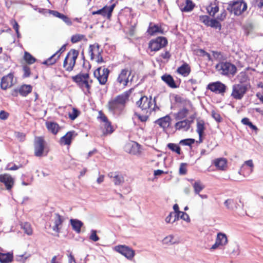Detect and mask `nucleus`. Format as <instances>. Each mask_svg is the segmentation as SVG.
<instances>
[{
    "label": "nucleus",
    "instance_id": "obj_59",
    "mask_svg": "<svg viewBox=\"0 0 263 263\" xmlns=\"http://www.w3.org/2000/svg\"><path fill=\"white\" fill-rule=\"evenodd\" d=\"M9 116V114L5 111V110H1L0 111V119L2 120H6L8 119V118Z\"/></svg>",
    "mask_w": 263,
    "mask_h": 263
},
{
    "label": "nucleus",
    "instance_id": "obj_61",
    "mask_svg": "<svg viewBox=\"0 0 263 263\" xmlns=\"http://www.w3.org/2000/svg\"><path fill=\"white\" fill-rule=\"evenodd\" d=\"M226 15L227 13L226 12V10H223V11L219 15H217V20L222 21L225 19Z\"/></svg>",
    "mask_w": 263,
    "mask_h": 263
},
{
    "label": "nucleus",
    "instance_id": "obj_27",
    "mask_svg": "<svg viewBox=\"0 0 263 263\" xmlns=\"http://www.w3.org/2000/svg\"><path fill=\"white\" fill-rule=\"evenodd\" d=\"M70 222L73 230L77 233H80L81 231V228L83 226V223L77 219H71Z\"/></svg>",
    "mask_w": 263,
    "mask_h": 263
},
{
    "label": "nucleus",
    "instance_id": "obj_4",
    "mask_svg": "<svg viewBox=\"0 0 263 263\" xmlns=\"http://www.w3.org/2000/svg\"><path fill=\"white\" fill-rule=\"evenodd\" d=\"M216 69L221 74L234 76L237 72L236 67L233 64L225 62H220L216 65Z\"/></svg>",
    "mask_w": 263,
    "mask_h": 263
},
{
    "label": "nucleus",
    "instance_id": "obj_34",
    "mask_svg": "<svg viewBox=\"0 0 263 263\" xmlns=\"http://www.w3.org/2000/svg\"><path fill=\"white\" fill-rule=\"evenodd\" d=\"M179 218H181L187 222H190V217L185 212L181 211L179 213H174V218L173 220V222H175L178 220Z\"/></svg>",
    "mask_w": 263,
    "mask_h": 263
},
{
    "label": "nucleus",
    "instance_id": "obj_7",
    "mask_svg": "<svg viewBox=\"0 0 263 263\" xmlns=\"http://www.w3.org/2000/svg\"><path fill=\"white\" fill-rule=\"evenodd\" d=\"M167 44V41L165 37L160 36L155 40H151L148 44V47L153 51H157L165 47Z\"/></svg>",
    "mask_w": 263,
    "mask_h": 263
},
{
    "label": "nucleus",
    "instance_id": "obj_8",
    "mask_svg": "<svg viewBox=\"0 0 263 263\" xmlns=\"http://www.w3.org/2000/svg\"><path fill=\"white\" fill-rule=\"evenodd\" d=\"M101 69L102 67L98 68L94 71L93 74L101 85H104L107 81L110 70L108 68H103L101 72Z\"/></svg>",
    "mask_w": 263,
    "mask_h": 263
},
{
    "label": "nucleus",
    "instance_id": "obj_30",
    "mask_svg": "<svg viewBox=\"0 0 263 263\" xmlns=\"http://www.w3.org/2000/svg\"><path fill=\"white\" fill-rule=\"evenodd\" d=\"M13 253L8 252L3 253L0 252V262L1 263H9L13 260Z\"/></svg>",
    "mask_w": 263,
    "mask_h": 263
},
{
    "label": "nucleus",
    "instance_id": "obj_64",
    "mask_svg": "<svg viewBox=\"0 0 263 263\" xmlns=\"http://www.w3.org/2000/svg\"><path fill=\"white\" fill-rule=\"evenodd\" d=\"M255 4L259 8L263 6V0H254Z\"/></svg>",
    "mask_w": 263,
    "mask_h": 263
},
{
    "label": "nucleus",
    "instance_id": "obj_56",
    "mask_svg": "<svg viewBox=\"0 0 263 263\" xmlns=\"http://www.w3.org/2000/svg\"><path fill=\"white\" fill-rule=\"evenodd\" d=\"M135 116H136L140 121L142 122H146L148 118V115H141L136 112H135Z\"/></svg>",
    "mask_w": 263,
    "mask_h": 263
},
{
    "label": "nucleus",
    "instance_id": "obj_51",
    "mask_svg": "<svg viewBox=\"0 0 263 263\" xmlns=\"http://www.w3.org/2000/svg\"><path fill=\"white\" fill-rule=\"evenodd\" d=\"M15 137L20 142H23L25 141L26 138V135L24 133L21 132H15L14 133Z\"/></svg>",
    "mask_w": 263,
    "mask_h": 263
},
{
    "label": "nucleus",
    "instance_id": "obj_63",
    "mask_svg": "<svg viewBox=\"0 0 263 263\" xmlns=\"http://www.w3.org/2000/svg\"><path fill=\"white\" fill-rule=\"evenodd\" d=\"M161 57L164 59H168L171 57V54L168 51H166L161 54Z\"/></svg>",
    "mask_w": 263,
    "mask_h": 263
},
{
    "label": "nucleus",
    "instance_id": "obj_24",
    "mask_svg": "<svg viewBox=\"0 0 263 263\" xmlns=\"http://www.w3.org/2000/svg\"><path fill=\"white\" fill-rule=\"evenodd\" d=\"M77 135L74 131L68 132L64 136L61 137L60 142L64 145H69L71 142L72 138Z\"/></svg>",
    "mask_w": 263,
    "mask_h": 263
},
{
    "label": "nucleus",
    "instance_id": "obj_37",
    "mask_svg": "<svg viewBox=\"0 0 263 263\" xmlns=\"http://www.w3.org/2000/svg\"><path fill=\"white\" fill-rule=\"evenodd\" d=\"M241 123L245 125L248 126L251 129L255 131L256 133L258 130V128L254 125L248 118H244L241 120Z\"/></svg>",
    "mask_w": 263,
    "mask_h": 263
},
{
    "label": "nucleus",
    "instance_id": "obj_18",
    "mask_svg": "<svg viewBox=\"0 0 263 263\" xmlns=\"http://www.w3.org/2000/svg\"><path fill=\"white\" fill-rule=\"evenodd\" d=\"M64 220V218L59 213H55L52 220L53 223V225L52 226V230L58 233H60Z\"/></svg>",
    "mask_w": 263,
    "mask_h": 263
},
{
    "label": "nucleus",
    "instance_id": "obj_3",
    "mask_svg": "<svg viewBox=\"0 0 263 263\" xmlns=\"http://www.w3.org/2000/svg\"><path fill=\"white\" fill-rule=\"evenodd\" d=\"M89 78V74L80 73L72 77V80L77 83V85L85 93H90V86L87 79Z\"/></svg>",
    "mask_w": 263,
    "mask_h": 263
},
{
    "label": "nucleus",
    "instance_id": "obj_1",
    "mask_svg": "<svg viewBox=\"0 0 263 263\" xmlns=\"http://www.w3.org/2000/svg\"><path fill=\"white\" fill-rule=\"evenodd\" d=\"M133 89L126 91L111 99L107 104L109 111L115 115H121L125 109L126 104L129 100Z\"/></svg>",
    "mask_w": 263,
    "mask_h": 263
},
{
    "label": "nucleus",
    "instance_id": "obj_11",
    "mask_svg": "<svg viewBox=\"0 0 263 263\" xmlns=\"http://www.w3.org/2000/svg\"><path fill=\"white\" fill-rule=\"evenodd\" d=\"M115 250L129 260H132L135 255V251L133 249L125 245H119L115 247Z\"/></svg>",
    "mask_w": 263,
    "mask_h": 263
},
{
    "label": "nucleus",
    "instance_id": "obj_39",
    "mask_svg": "<svg viewBox=\"0 0 263 263\" xmlns=\"http://www.w3.org/2000/svg\"><path fill=\"white\" fill-rule=\"evenodd\" d=\"M205 130L204 122L203 120L198 121L197 123V132L199 137H202Z\"/></svg>",
    "mask_w": 263,
    "mask_h": 263
},
{
    "label": "nucleus",
    "instance_id": "obj_36",
    "mask_svg": "<svg viewBox=\"0 0 263 263\" xmlns=\"http://www.w3.org/2000/svg\"><path fill=\"white\" fill-rule=\"evenodd\" d=\"M189 112V110L186 108H183L180 110L176 115L175 119L177 120H180L185 118Z\"/></svg>",
    "mask_w": 263,
    "mask_h": 263
},
{
    "label": "nucleus",
    "instance_id": "obj_6",
    "mask_svg": "<svg viewBox=\"0 0 263 263\" xmlns=\"http://www.w3.org/2000/svg\"><path fill=\"white\" fill-rule=\"evenodd\" d=\"M131 74V70L127 68L122 69L117 77V82L120 84H122L124 87L127 86L129 82L133 81L134 76L129 79Z\"/></svg>",
    "mask_w": 263,
    "mask_h": 263
},
{
    "label": "nucleus",
    "instance_id": "obj_52",
    "mask_svg": "<svg viewBox=\"0 0 263 263\" xmlns=\"http://www.w3.org/2000/svg\"><path fill=\"white\" fill-rule=\"evenodd\" d=\"M79 111L74 108L72 109V113L69 114V117L71 120H74L79 116Z\"/></svg>",
    "mask_w": 263,
    "mask_h": 263
},
{
    "label": "nucleus",
    "instance_id": "obj_58",
    "mask_svg": "<svg viewBox=\"0 0 263 263\" xmlns=\"http://www.w3.org/2000/svg\"><path fill=\"white\" fill-rule=\"evenodd\" d=\"M174 218V213L173 212L170 213L169 215L165 218V221L167 223H173V220Z\"/></svg>",
    "mask_w": 263,
    "mask_h": 263
},
{
    "label": "nucleus",
    "instance_id": "obj_57",
    "mask_svg": "<svg viewBox=\"0 0 263 263\" xmlns=\"http://www.w3.org/2000/svg\"><path fill=\"white\" fill-rule=\"evenodd\" d=\"M212 116L218 123L220 122L222 120L220 115L214 110L212 111Z\"/></svg>",
    "mask_w": 263,
    "mask_h": 263
},
{
    "label": "nucleus",
    "instance_id": "obj_53",
    "mask_svg": "<svg viewBox=\"0 0 263 263\" xmlns=\"http://www.w3.org/2000/svg\"><path fill=\"white\" fill-rule=\"evenodd\" d=\"M210 15L214 16L215 14L218 11L219 7L217 6L215 7H210L207 9Z\"/></svg>",
    "mask_w": 263,
    "mask_h": 263
},
{
    "label": "nucleus",
    "instance_id": "obj_46",
    "mask_svg": "<svg viewBox=\"0 0 263 263\" xmlns=\"http://www.w3.org/2000/svg\"><path fill=\"white\" fill-rule=\"evenodd\" d=\"M193 187L195 193L196 194H199V193L203 189L204 186L201 185L199 181H196L193 184Z\"/></svg>",
    "mask_w": 263,
    "mask_h": 263
},
{
    "label": "nucleus",
    "instance_id": "obj_16",
    "mask_svg": "<svg viewBox=\"0 0 263 263\" xmlns=\"http://www.w3.org/2000/svg\"><path fill=\"white\" fill-rule=\"evenodd\" d=\"M78 55V51L74 49H71L67 53V58H68L69 60L68 67L67 68L68 71H71L73 70Z\"/></svg>",
    "mask_w": 263,
    "mask_h": 263
},
{
    "label": "nucleus",
    "instance_id": "obj_14",
    "mask_svg": "<svg viewBox=\"0 0 263 263\" xmlns=\"http://www.w3.org/2000/svg\"><path fill=\"white\" fill-rule=\"evenodd\" d=\"M115 7V4H112L109 7L107 6H104L102 9L92 11V14H99L103 17H106L107 18H110Z\"/></svg>",
    "mask_w": 263,
    "mask_h": 263
},
{
    "label": "nucleus",
    "instance_id": "obj_22",
    "mask_svg": "<svg viewBox=\"0 0 263 263\" xmlns=\"http://www.w3.org/2000/svg\"><path fill=\"white\" fill-rule=\"evenodd\" d=\"M192 123V121L185 119L177 122L175 125V127L177 130L183 129L185 131H187L190 129Z\"/></svg>",
    "mask_w": 263,
    "mask_h": 263
},
{
    "label": "nucleus",
    "instance_id": "obj_35",
    "mask_svg": "<svg viewBox=\"0 0 263 263\" xmlns=\"http://www.w3.org/2000/svg\"><path fill=\"white\" fill-rule=\"evenodd\" d=\"M216 241L220 246H225L228 243L227 237L224 233H218L217 235Z\"/></svg>",
    "mask_w": 263,
    "mask_h": 263
},
{
    "label": "nucleus",
    "instance_id": "obj_38",
    "mask_svg": "<svg viewBox=\"0 0 263 263\" xmlns=\"http://www.w3.org/2000/svg\"><path fill=\"white\" fill-rule=\"evenodd\" d=\"M194 7V4L191 0H185V5L183 8H181V10L182 12H190Z\"/></svg>",
    "mask_w": 263,
    "mask_h": 263
},
{
    "label": "nucleus",
    "instance_id": "obj_54",
    "mask_svg": "<svg viewBox=\"0 0 263 263\" xmlns=\"http://www.w3.org/2000/svg\"><path fill=\"white\" fill-rule=\"evenodd\" d=\"M89 239L93 241H97L99 240V236L97 235V231L95 230H91V234Z\"/></svg>",
    "mask_w": 263,
    "mask_h": 263
},
{
    "label": "nucleus",
    "instance_id": "obj_42",
    "mask_svg": "<svg viewBox=\"0 0 263 263\" xmlns=\"http://www.w3.org/2000/svg\"><path fill=\"white\" fill-rule=\"evenodd\" d=\"M167 147L172 151L176 153L177 154H180V147L176 144L169 143L167 144Z\"/></svg>",
    "mask_w": 263,
    "mask_h": 263
},
{
    "label": "nucleus",
    "instance_id": "obj_44",
    "mask_svg": "<svg viewBox=\"0 0 263 263\" xmlns=\"http://www.w3.org/2000/svg\"><path fill=\"white\" fill-rule=\"evenodd\" d=\"M104 128L103 130V135L110 134L113 132L112 127L111 126V123L110 122L104 123Z\"/></svg>",
    "mask_w": 263,
    "mask_h": 263
},
{
    "label": "nucleus",
    "instance_id": "obj_29",
    "mask_svg": "<svg viewBox=\"0 0 263 263\" xmlns=\"http://www.w3.org/2000/svg\"><path fill=\"white\" fill-rule=\"evenodd\" d=\"M177 72L182 76L186 77L190 74L191 68L189 64L186 63H184L177 68Z\"/></svg>",
    "mask_w": 263,
    "mask_h": 263
},
{
    "label": "nucleus",
    "instance_id": "obj_12",
    "mask_svg": "<svg viewBox=\"0 0 263 263\" xmlns=\"http://www.w3.org/2000/svg\"><path fill=\"white\" fill-rule=\"evenodd\" d=\"M226 88L227 87L224 84L220 81H217L209 83L206 89L216 93L223 94L226 92Z\"/></svg>",
    "mask_w": 263,
    "mask_h": 263
},
{
    "label": "nucleus",
    "instance_id": "obj_19",
    "mask_svg": "<svg viewBox=\"0 0 263 263\" xmlns=\"http://www.w3.org/2000/svg\"><path fill=\"white\" fill-rule=\"evenodd\" d=\"M13 84V74L9 73L3 77L1 80V87L3 90L11 87Z\"/></svg>",
    "mask_w": 263,
    "mask_h": 263
},
{
    "label": "nucleus",
    "instance_id": "obj_13",
    "mask_svg": "<svg viewBox=\"0 0 263 263\" xmlns=\"http://www.w3.org/2000/svg\"><path fill=\"white\" fill-rule=\"evenodd\" d=\"M152 97L149 99L146 96H143L140 98V99L137 101L136 105L141 108L142 110L146 111L147 112L152 105Z\"/></svg>",
    "mask_w": 263,
    "mask_h": 263
},
{
    "label": "nucleus",
    "instance_id": "obj_33",
    "mask_svg": "<svg viewBox=\"0 0 263 263\" xmlns=\"http://www.w3.org/2000/svg\"><path fill=\"white\" fill-rule=\"evenodd\" d=\"M46 127L48 130L53 135H56L59 129V125L54 122H47L46 123Z\"/></svg>",
    "mask_w": 263,
    "mask_h": 263
},
{
    "label": "nucleus",
    "instance_id": "obj_45",
    "mask_svg": "<svg viewBox=\"0 0 263 263\" xmlns=\"http://www.w3.org/2000/svg\"><path fill=\"white\" fill-rule=\"evenodd\" d=\"M174 236L173 235H170L166 236L163 240V243L166 245H173L178 243L177 241H173Z\"/></svg>",
    "mask_w": 263,
    "mask_h": 263
},
{
    "label": "nucleus",
    "instance_id": "obj_62",
    "mask_svg": "<svg viewBox=\"0 0 263 263\" xmlns=\"http://www.w3.org/2000/svg\"><path fill=\"white\" fill-rule=\"evenodd\" d=\"M11 24L12 25L13 28L15 31H17V30H19V25L15 20L11 21Z\"/></svg>",
    "mask_w": 263,
    "mask_h": 263
},
{
    "label": "nucleus",
    "instance_id": "obj_55",
    "mask_svg": "<svg viewBox=\"0 0 263 263\" xmlns=\"http://www.w3.org/2000/svg\"><path fill=\"white\" fill-rule=\"evenodd\" d=\"M24 74L23 75V78H28L30 76V69L27 66H24L23 68Z\"/></svg>",
    "mask_w": 263,
    "mask_h": 263
},
{
    "label": "nucleus",
    "instance_id": "obj_47",
    "mask_svg": "<svg viewBox=\"0 0 263 263\" xmlns=\"http://www.w3.org/2000/svg\"><path fill=\"white\" fill-rule=\"evenodd\" d=\"M209 26L215 29H218L219 30L221 29V24L216 19H211Z\"/></svg>",
    "mask_w": 263,
    "mask_h": 263
},
{
    "label": "nucleus",
    "instance_id": "obj_2",
    "mask_svg": "<svg viewBox=\"0 0 263 263\" xmlns=\"http://www.w3.org/2000/svg\"><path fill=\"white\" fill-rule=\"evenodd\" d=\"M247 4L243 0L231 1L228 4L227 9L236 16L242 14L247 9Z\"/></svg>",
    "mask_w": 263,
    "mask_h": 263
},
{
    "label": "nucleus",
    "instance_id": "obj_15",
    "mask_svg": "<svg viewBox=\"0 0 263 263\" xmlns=\"http://www.w3.org/2000/svg\"><path fill=\"white\" fill-rule=\"evenodd\" d=\"M65 49L66 45H63L58 51L46 60L44 61L42 64L46 65H51L54 64L60 58L61 53L64 52Z\"/></svg>",
    "mask_w": 263,
    "mask_h": 263
},
{
    "label": "nucleus",
    "instance_id": "obj_5",
    "mask_svg": "<svg viewBox=\"0 0 263 263\" xmlns=\"http://www.w3.org/2000/svg\"><path fill=\"white\" fill-rule=\"evenodd\" d=\"M247 90V85L243 84L241 81L240 83L235 84L232 86L231 96L235 100H241L246 93Z\"/></svg>",
    "mask_w": 263,
    "mask_h": 263
},
{
    "label": "nucleus",
    "instance_id": "obj_32",
    "mask_svg": "<svg viewBox=\"0 0 263 263\" xmlns=\"http://www.w3.org/2000/svg\"><path fill=\"white\" fill-rule=\"evenodd\" d=\"M32 87L30 85L24 84L18 88V91L20 95L23 97H26L32 91Z\"/></svg>",
    "mask_w": 263,
    "mask_h": 263
},
{
    "label": "nucleus",
    "instance_id": "obj_43",
    "mask_svg": "<svg viewBox=\"0 0 263 263\" xmlns=\"http://www.w3.org/2000/svg\"><path fill=\"white\" fill-rule=\"evenodd\" d=\"M22 228L24 230L25 233L28 235H30L32 233V230L31 227V225L28 222H24L22 224Z\"/></svg>",
    "mask_w": 263,
    "mask_h": 263
},
{
    "label": "nucleus",
    "instance_id": "obj_9",
    "mask_svg": "<svg viewBox=\"0 0 263 263\" xmlns=\"http://www.w3.org/2000/svg\"><path fill=\"white\" fill-rule=\"evenodd\" d=\"M45 141L42 137L35 138L34 143V155L42 157L44 155Z\"/></svg>",
    "mask_w": 263,
    "mask_h": 263
},
{
    "label": "nucleus",
    "instance_id": "obj_48",
    "mask_svg": "<svg viewBox=\"0 0 263 263\" xmlns=\"http://www.w3.org/2000/svg\"><path fill=\"white\" fill-rule=\"evenodd\" d=\"M195 140L194 139L189 138L180 140L179 144L184 146H191L194 144Z\"/></svg>",
    "mask_w": 263,
    "mask_h": 263
},
{
    "label": "nucleus",
    "instance_id": "obj_60",
    "mask_svg": "<svg viewBox=\"0 0 263 263\" xmlns=\"http://www.w3.org/2000/svg\"><path fill=\"white\" fill-rule=\"evenodd\" d=\"M185 163H181L179 167V173L180 175H185L186 173V169Z\"/></svg>",
    "mask_w": 263,
    "mask_h": 263
},
{
    "label": "nucleus",
    "instance_id": "obj_20",
    "mask_svg": "<svg viewBox=\"0 0 263 263\" xmlns=\"http://www.w3.org/2000/svg\"><path fill=\"white\" fill-rule=\"evenodd\" d=\"M108 177L112 178V181L116 185L122 184L124 182L123 175L118 172H110L108 174Z\"/></svg>",
    "mask_w": 263,
    "mask_h": 263
},
{
    "label": "nucleus",
    "instance_id": "obj_21",
    "mask_svg": "<svg viewBox=\"0 0 263 263\" xmlns=\"http://www.w3.org/2000/svg\"><path fill=\"white\" fill-rule=\"evenodd\" d=\"M171 119L170 116L166 115L156 120L155 121V123L165 129L169 127L171 123Z\"/></svg>",
    "mask_w": 263,
    "mask_h": 263
},
{
    "label": "nucleus",
    "instance_id": "obj_40",
    "mask_svg": "<svg viewBox=\"0 0 263 263\" xmlns=\"http://www.w3.org/2000/svg\"><path fill=\"white\" fill-rule=\"evenodd\" d=\"M24 59L28 64H32L36 61L35 58L27 51H25L24 53Z\"/></svg>",
    "mask_w": 263,
    "mask_h": 263
},
{
    "label": "nucleus",
    "instance_id": "obj_31",
    "mask_svg": "<svg viewBox=\"0 0 263 263\" xmlns=\"http://www.w3.org/2000/svg\"><path fill=\"white\" fill-rule=\"evenodd\" d=\"M224 205L227 209L232 211L236 210L239 205L237 201L233 199L226 200L224 202Z\"/></svg>",
    "mask_w": 263,
    "mask_h": 263
},
{
    "label": "nucleus",
    "instance_id": "obj_23",
    "mask_svg": "<svg viewBox=\"0 0 263 263\" xmlns=\"http://www.w3.org/2000/svg\"><path fill=\"white\" fill-rule=\"evenodd\" d=\"M213 164L218 170L224 171L227 167V160L224 158H217L213 161Z\"/></svg>",
    "mask_w": 263,
    "mask_h": 263
},
{
    "label": "nucleus",
    "instance_id": "obj_50",
    "mask_svg": "<svg viewBox=\"0 0 263 263\" xmlns=\"http://www.w3.org/2000/svg\"><path fill=\"white\" fill-rule=\"evenodd\" d=\"M211 20V19H210V17L208 15H200L199 16L200 21L207 26H209Z\"/></svg>",
    "mask_w": 263,
    "mask_h": 263
},
{
    "label": "nucleus",
    "instance_id": "obj_28",
    "mask_svg": "<svg viewBox=\"0 0 263 263\" xmlns=\"http://www.w3.org/2000/svg\"><path fill=\"white\" fill-rule=\"evenodd\" d=\"M147 33L151 35H154L157 33H163L162 29L157 24H153L152 23H150L149 27L147 30Z\"/></svg>",
    "mask_w": 263,
    "mask_h": 263
},
{
    "label": "nucleus",
    "instance_id": "obj_25",
    "mask_svg": "<svg viewBox=\"0 0 263 263\" xmlns=\"http://www.w3.org/2000/svg\"><path fill=\"white\" fill-rule=\"evenodd\" d=\"M161 80L171 88H176L178 87L173 77L171 74H163L161 76Z\"/></svg>",
    "mask_w": 263,
    "mask_h": 263
},
{
    "label": "nucleus",
    "instance_id": "obj_17",
    "mask_svg": "<svg viewBox=\"0 0 263 263\" xmlns=\"http://www.w3.org/2000/svg\"><path fill=\"white\" fill-rule=\"evenodd\" d=\"M0 182L5 184L6 189L9 191L13 186L14 180L12 176L8 174L0 175Z\"/></svg>",
    "mask_w": 263,
    "mask_h": 263
},
{
    "label": "nucleus",
    "instance_id": "obj_41",
    "mask_svg": "<svg viewBox=\"0 0 263 263\" xmlns=\"http://www.w3.org/2000/svg\"><path fill=\"white\" fill-rule=\"evenodd\" d=\"M128 146L130 147L129 153L135 155L139 152L140 145L138 143L134 142L132 145L129 144Z\"/></svg>",
    "mask_w": 263,
    "mask_h": 263
},
{
    "label": "nucleus",
    "instance_id": "obj_49",
    "mask_svg": "<svg viewBox=\"0 0 263 263\" xmlns=\"http://www.w3.org/2000/svg\"><path fill=\"white\" fill-rule=\"evenodd\" d=\"M85 35L81 34L73 35L71 37V42L72 43H76L85 38Z\"/></svg>",
    "mask_w": 263,
    "mask_h": 263
},
{
    "label": "nucleus",
    "instance_id": "obj_10",
    "mask_svg": "<svg viewBox=\"0 0 263 263\" xmlns=\"http://www.w3.org/2000/svg\"><path fill=\"white\" fill-rule=\"evenodd\" d=\"M100 46L98 44L90 45L89 47V53L90 55V59L93 60L95 59V55L96 54L98 63H104V61L101 55V51L99 50Z\"/></svg>",
    "mask_w": 263,
    "mask_h": 263
},
{
    "label": "nucleus",
    "instance_id": "obj_26",
    "mask_svg": "<svg viewBox=\"0 0 263 263\" xmlns=\"http://www.w3.org/2000/svg\"><path fill=\"white\" fill-rule=\"evenodd\" d=\"M49 13L53 15L55 17L61 19L63 22H64L66 24L68 25H71L72 24V22L68 17L63 14L57 11L49 10Z\"/></svg>",
    "mask_w": 263,
    "mask_h": 263
}]
</instances>
